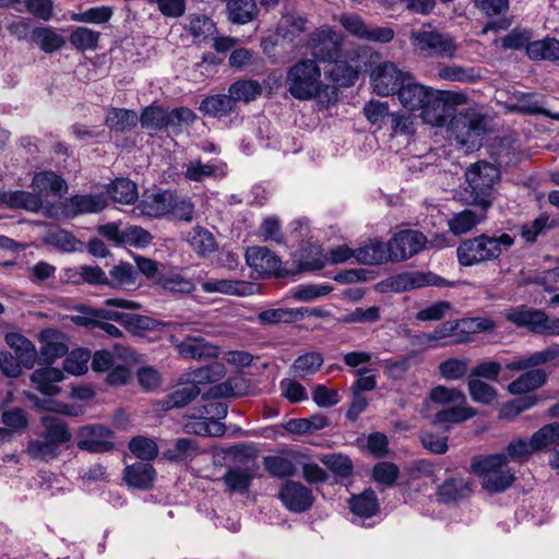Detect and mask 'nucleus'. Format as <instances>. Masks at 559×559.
Segmentation results:
<instances>
[{"label":"nucleus","instance_id":"f257e3e1","mask_svg":"<svg viewBox=\"0 0 559 559\" xmlns=\"http://www.w3.org/2000/svg\"><path fill=\"white\" fill-rule=\"evenodd\" d=\"M501 173L496 165L479 160L465 171L466 187L462 200L467 205H483L490 209L495 200V187L500 182Z\"/></svg>","mask_w":559,"mask_h":559},{"label":"nucleus","instance_id":"f03ea898","mask_svg":"<svg viewBox=\"0 0 559 559\" xmlns=\"http://www.w3.org/2000/svg\"><path fill=\"white\" fill-rule=\"evenodd\" d=\"M288 93L298 100L328 95L330 88L321 79V69L313 59H301L288 68L285 80Z\"/></svg>","mask_w":559,"mask_h":559},{"label":"nucleus","instance_id":"7ed1b4c3","mask_svg":"<svg viewBox=\"0 0 559 559\" xmlns=\"http://www.w3.org/2000/svg\"><path fill=\"white\" fill-rule=\"evenodd\" d=\"M513 243L514 238L509 234H501L498 237L481 234L465 239L459 245L456 249L457 260L463 266L493 261L501 255L503 249L511 248Z\"/></svg>","mask_w":559,"mask_h":559},{"label":"nucleus","instance_id":"20e7f679","mask_svg":"<svg viewBox=\"0 0 559 559\" xmlns=\"http://www.w3.org/2000/svg\"><path fill=\"white\" fill-rule=\"evenodd\" d=\"M448 130L462 147L471 151L479 148L488 131L487 116L475 108L453 112Z\"/></svg>","mask_w":559,"mask_h":559},{"label":"nucleus","instance_id":"39448f33","mask_svg":"<svg viewBox=\"0 0 559 559\" xmlns=\"http://www.w3.org/2000/svg\"><path fill=\"white\" fill-rule=\"evenodd\" d=\"M471 471L481 477L484 489L491 493L507 490L515 480L514 471L508 466L503 453L474 457Z\"/></svg>","mask_w":559,"mask_h":559},{"label":"nucleus","instance_id":"423d86ee","mask_svg":"<svg viewBox=\"0 0 559 559\" xmlns=\"http://www.w3.org/2000/svg\"><path fill=\"white\" fill-rule=\"evenodd\" d=\"M467 103V96L461 92L441 91L431 88L419 117L427 124L441 127L448 118L452 117L455 107Z\"/></svg>","mask_w":559,"mask_h":559},{"label":"nucleus","instance_id":"0eeeda50","mask_svg":"<svg viewBox=\"0 0 559 559\" xmlns=\"http://www.w3.org/2000/svg\"><path fill=\"white\" fill-rule=\"evenodd\" d=\"M409 39L420 56L425 58H453L457 44L449 33L437 29L412 31Z\"/></svg>","mask_w":559,"mask_h":559},{"label":"nucleus","instance_id":"6e6552de","mask_svg":"<svg viewBox=\"0 0 559 559\" xmlns=\"http://www.w3.org/2000/svg\"><path fill=\"white\" fill-rule=\"evenodd\" d=\"M343 40L342 34L324 25L311 34L308 46L316 60L335 62L341 58Z\"/></svg>","mask_w":559,"mask_h":559},{"label":"nucleus","instance_id":"1a4fd4ad","mask_svg":"<svg viewBox=\"0 0 559 559\" xmlns=\"http://www.w3.org/2000/svg\"><path fill=\"white\" fill-rule=\"evenodd\" d=\"M409 74V72L399 69L395 63L384 61L372 70L371 85L374 93L380 96L394 95L397 94Z\"/></svg>","mask_w":559,"mask_h":559},{"label":"nucleus","instance_id":"9d476101","mask_svg":"<svg viewBox=\"0 0 559 559\" xmlns=\"http://www.w3.org/2000/svg\"><path fill=\"white\" fill-rule=\"evenodd\" d=\"M111 437L112 431L104 425L82 426L76 431V447L90 453L109 452L115 448Z\"/></svg>","mask_w":559,"mask_h":559},{"label":"nucleus","instance_id":"9b49d317","mask_svg":"<svg viewBox=\"0 0 559 559\" xmlns=\"http://www.w3.org/2000/svg\"><path fill=\"white\" fill-rule=\"evenodd\" d=\"M427 242L426 236L414 229L401 230L388 242L391 261H404L420 252Z\"/></svg>","mask_w":559,"mask_h":559},{"label":"nucleus","instance_id":"f8f14e48","mask_svg":"<svg viewBox=\"0 0 559 559\" xmlns=\"http://www.w3.org/2000/svg\"><path fill=\"white\" fill-rule=\"evenodd\" d=\"M257 468L253 460H246L242 466H229L221 478L225 486V491L230 495L247 493L255 476Z\"/></svg>","mask_w":559,"mask_h":559},{"label":"nucleus","instance_id":"ddd939ff","mask_svg":"<svg viewBox=\"0 0 559 559\" xmlns=\"http://www.w3.org/2000/svg\"><path fill=\"white\" fill-rule=\"evenodd\" d=\"M278 498L289 511L295 513L309 510L314 501L311 489L294 480H287L283 484Z\"/></svg>","mask_w":559,"mask_h":559},{"label":"nucleus","instance_id":"4468645a","mask_svg":"<svg viewBox=\"0 0 559 559\" xmlns=\"http://www.w3.org/2000/svg\"><path fill=\"white\" fill-rule=\"evenodd\" d=\"M248 265L264 275L283 276L281 259L266 247H250L246 251Z\"/></svg>","mask_w":559,"mask_h":559},{"label":"nucleus","instance_id":"2eb2a0df","mask_svg":"<svg viewBox=\"0 0 559 559\" xmlns=\"http://www.w3.org/2000/svg\"><path fill=\"white\" fill-rule=\"evenodd\" d=\"M107 204L103 194H75L60 203L61 213L66 217H75L81 214L97 213Z\"/></svg>","mask_w":559,"mask_h":559},{"label":"nucleus","instance_id":"dca6fc26","mask_svg":"<svg viewBox=\"0 0 559 559\" xmlns=\"http://www.w3.org/2000/svg\"><path fill=\"white\" fill-rule=\"evenodd\" d=\"M504 318L518 328H525L535 334L543 333V328L547 322V313L544 310L532 309L526 306L507 309Z\"/></svg>","mask_w":559,"mask_h":559},{"label":"nucleus","instance_id":"f3484780","mask_svg":"<svg viewBox=\"0 0 559 559\" xmlns=\"http://www.w3.org/2000/svg\"><path fill=\"white\" fill-rule=\"evenodd\" d=\"M394 284L397 290H411L425 286L454 287L455 283L448 281L432 272H404L395 276Z\"/></svg>","mask_w":559,"mask_h":559},{"label":"nucleus","instance_id":"a211bd4d","mask_svg":"<svg viewBox=\"0 0 559 559\" xmlns=\"http://www.w3.org/2000/svg\"><path fill=\"white\" fill-rule=\"evenodd\" d=\"M43 345L39 349V360L45 364H52L56 359L68 355L69 347L66 336L57 330H45L40 333Z\"/></svg>","mask_w":559,"mask_h":559},{"label":"nucleus","instance_id":"6ab92c4d","mask_svg":"<svg viewBox=\"0 0 559 559\" xmlns=\"http://www.w3.org/2000/svg\"><path fill=\"white\" fill-rule=\"evenodd\" d=\"M430 90L431 87L418 83L415 78L409 74V76H406V81L396 95L405 109L409 111H420Z\"/></svg>","mask_w":559,"mask_h":559},{"label":"nucleus","instance_id":"aec40b11","mask_svg":"<svg viewBox=\"0 0 559 559\" xmlns=\"http://www.w3.org/2000/svg\"><path fill=\"white\" fill-rule=\"evenodd\" d=\"M156 477L155 468L147 462H135L123 469V480L129 487L148 490Z\"/></svg>","mask_w":559,"mask_h":559},{"label":"nucleus","instance_id":"412c9836","mask_svg":"<svg viewBox=\"0 0 559 559\" xmlns=\"http://www.w3.org/2000/svg\"><path fill=\"white\" fill-rule=\"evenodd\" d=\"M175 194L170 190H165L157 193L144 195L141 200L139 207L141 212L150 217H162L169 214L171 204L175 202Z\"/></svg>","mask_w":559,"mask_h":559},{"label":"nucleus","instance_id":"4be33fe9","mask_svg":"<svg viewBox=\"0 0 559 559\" xmlns=\"http://www.w3.org/2000/svg\"><path fill=\"white\" fill-rule=\"evenodd\" d=\"M63 380L60 369L45 367L36 369L31 374V382L37 391L46 396H55L60 393L59 382Z\"/></svg>","mask_w":559,"mask_h":559},{"label":"nucleus","instance_id":"5701e85b","mask_svg":"<svg viewBox=\"0 0 559 559\" xmlns=\"http://www.w3.org/2000/svg\"><path fill=\"white\" fill-rule=\"evenodd\" d=\"M473 210H464L452 216L449 221V228L454 235H462L471 231L487 216L488 207L472 205Z\"/></svg>","mask_w":559,"mask_h":559},{"label":"nucleus","instance_id":"b1692460","mask_svg":"<svg viewBox=\"0 0 559 559\" xmlns=\"http://www.w3.org/2000/svg\"><path fill=\"white\" fill-rule=\"evenodd\" d=\"M176 348L180 356L186 358L202 359L218 356L217 347L201 336H187L182 342L176 344Z\"/></svg>","mask_w":559,"mask_h":559},{"label":"nucleus","instance_id":"393cba45","mask_svg":"<svg viewBox=\"0 0 559 559\" xmlns=\"http://www.w3.org/2000/svg\"><path fill=\"white\" fill-rule=\"evenodd\" d=\"M355 259L365 265L383 264L391 261L389 245L379 239H372L355 250Z\"/></svg>","mask_w":559,"mask_h":559},{"label":"nucleus","instance_id":"a878e982","mask_svg":"<svg viewBox=\"0 0 559 559\" xmlns=\"http://www.w3.org/2000/svg\"><path fill=\"white\" fill-rule=\"evenodd\" d=\"M514 99L515 102L508 105V109L511 112L530 116L543 115L552 119H559V115L552 114L543 107V102L539 99L537 94L521 93L515 95Z\"/></svg>","mask_w":559,"mask_h":559},{"label":"nucleus","instance_id":"bb28decb","mask_svg":"<svg viewBox=\"0 0 559 559\" xmlns=\"http://www.w3.org/2000/svg\"><path fill=\"white\" fill-rule=\"evenodd\" d=\"M477 415V411L466 404H456L450 407H444L435 414L432 425L444 426L448 431L451 425L464 423Z\"/></svg>","mask_w":559,"mask_h":559},{"label":"nucleus","instance_id":"cd10ccee","mask_svg":"<svg viewBox=\"0 0 559 559\" xmlns=\"http://www.w3.org/2000/svg\"><path fill=\"white\" fill-rule=\"evenodd\" d=\"M43 431L40 437H45L57 448L70 442L72 433L68 424L59 417L44 416L41 418Z\"/></svg>","mask_w":559,"mask_h":559},{"label":"nucleus","instance_id":"c85d7f7f","mask_svg":"<svg viewBox=\"0 0 559 559\" xmlns=\"http://www.w3.org/2000/svg\"><path fill=\"white\" fill-rule=\"evenodd\" d=\"M472 493V484L464 478L447 479L438 488L439 500L444 503H456L469 497Z\"/></svg>","mask_w":559,"mask_h":559},{"label":"nucleus","instance_id":"c756f323","mask_svg":"<svg viewBox=\"0 0 559 559\" xmlns=\"http://www.w3.org/2000/svg\"><path fill=\"white\" fill-rule=\"evenodd\" d=\"M205 116L222 118L236 111L237 107L233 97L228 94H215L205 97L199 107Z\"/></svg>","mask_w":559,"mask_h":559},{"label":"nucleus","instance_id":"7c9ffc66","mask_svg":"<svg viewBox=\"0 0 559 559\" xmlns=\"http://www.w3.org/2000/svg\"><path fill=\"white\" fill-rule=\"evenodd\" d=\"M5 343L14 349L24 368L32 369L36 362L37 352L34 344L20 333H8Z\"/></svg>","mask_w":559,"mask_h":559},{"label":"nucleus","instance_id":"2f4dec72","mask_svg":"<svg viewBox=\"0 0 559 559\" xmlns=\"http://www.w3.org/2000/svg\"><path fill=\"white\" fill-rule=\"evenodd\" d=\"M200 447L195 439L192 438H179L175 444L167 449L163 455L170 462L186 463L192 461L200 454Z\"/></svg>","mask_w":559,"mask_h":559},{"label":"nucleus","instance_id":"473e14b6","mask_svg":"<svg viewBox=\"0 0 559 559\" xmlns=\"http://www.w3.org/2000/svg\"><path fill=\"white\" fill-rule=\"evenodd\" d=\"M228 20L234 24H247L258 15L255 0H229L226 5Z\"/></svg>","mask_w":559,"mask_h":559},{"label":"nucleus","instance_id":"72a5a7b5","mask_svg":"<svg viewBox=\"0 0 559 559\" xmlns=\"http://www.w3.org/2000/svg\"><path fill=\"white\" fill-rule=\"evenodd\" d=\"M547 380V373L543 369H531L521 374L508 385L511 394H524L540 388Z\"/></svg>","mask_w":559,"mask_h":559},{"label":"nucleus","instance_id":"f704fd0d","mask_svg":"<svg viewBox=\"0 0 559 559\" xmlns=\"http://www.w3.org/2000/svg\"><path fill=\"white\" fill-rule=\"evenodd\" d=\"M32 187L40 197L48 192L62 194L68 190L64 179L52 171H41L36 174L33 178Z\"/></svg>","mask_w":559,"mask_h":559},{"label":"nucleus","instance_id":"c9c22d12","mask_svg":"<svg viewBox=\"0 0 559 559\" xmlns=\"http://www.w3.org/2000/svg\"><path fill=\"white\" fill-rule=\"evenodd\" d=\"M352 512L361 518H371L379 511V502L376 492L371 489H365L361 493L353 496L349 500Z\"/></svg>","mask_w":559,"mask_h":559},{"label":"nucleus","instance_id":"e433bc0d","mask_svg":"<svg viewBox=\"0 0 559 559\" xmlns=\"http://www.w3.org/2000/svg\"><path fill=\"white\" fill-rule=\"evenodd\" d=\"M2 202L11 207L24 209L31 212H38L43 207V200L37 192L14 191L4 193Z\"/></svg>","mask_w":559,"mask_h":559},{"label":"nucleus","instance_id":"4c0bfd02","mask_svg":"<svg viewBox=\"0 0 559 559\" xmlns=\"http://www.w3.org/2000/svg\"><path fill=\"white\" fill-rule=\"evenodd\" d=\"M31 38L46 53L58 51L66 45L64 38L49 27H35Z\"/></svg>","mask_w":559,"mask_h":559},{"label":"nucleus","instance_id":"58836bf2","mask_svg":"<svg viewBox=\"0 0 559 559\" xmlns=\"http://www.w3.org/2000/svg\"><path fill=\"white\" fill-rule=\"evenodd\" d=\"M527 56L532 60H559V40L546 37L527 45Z\"/></svg>","mask_w":559,"mask_h":559},{"label":"nucleus","instance_id":"ea45409f","mask_svg":"<svg viewBox=\"0 0 559 559\" xmlns=\"http://www.w3.org/2000/svg\"><path fill=\"white\" fill-rule=\"evenodd\" d=\"M235 105L238 102L250 103L262 94V86L255 80H238L228 87Z\"/></svg>","mask_w":559,"mask_h":559},{"label":"nucleus","instance_id":"a19ab883","mask_svg":"<svg viewBox=\"0 0 559 559\" xmlns=\"http://www.w3.org/2000/svg\"><path fill=\"white\" fill-rule=\"evenodd\" d=\"M191 421L186 425L188 432L198 436L221 437L225 433V425L221 421H210L205 418L198 417L197 408L189 416Z\"/></svg>","mask_w":559,"mask_h":559},{"label":"nucleus","instance_id":"79ce46f5","mask_svg":"<svg viewBox=\"0 0 559 559\" xmlns=\"http://www.w3.org/2000/svg\"><path fill=\"white\" fill-rule=\"evenodd\" d=\"M139 121V116L134 110L124 108H112L106 117V124L111 130L120 132L131 130Z\"/></svg>","mask_w":559,"mask_h":559},{"label":"nucleus","instance_id":"37998d69","mask_svg":"<svg viewBox=\"0 0 559 559\" xmlns=\"http://www.w3.org/2000/svg\"><path fill=\"white\" fill-rule=\"evenodd\" d=\"M467 390L472 401L481 405H491L498 397V391L492 385L477 378H468Z\"/></svg>","mask_w":559,"mask_h":559},{"label":"nucleus","instance_id":"c03bdc74","mask_svg":"<svg viewBox=\"0 0 559 559\" xmlns=\"http://www.w3.org/2000/svg\"><path fill=\"white\" fill-rule=\"evenodd\" d=\"M188 242L199 255H206L215 251L216 240L211 231L197 226L188 236Z\"/></svg>","mask_w":559,"mask_h":559},{"label":"nucleus","instance_id":"a18cd8bd","mask_svg":"<svg viewBox=\"0 0 559 559\" xmlns=\"http://www.w3.org/2000/svg\"><path fill=\"white\" fill-rule=\"evenodd\" d=\"M26 453L33 460L49 462L56 460L60 455L61 450L45 437H40L28 442Z\"/></svg>","mask_w":559,"mask_h":559},{"label":"nucleus","instance_id":"49530a36","mask_svg":"<svg viewBox=\"0 0 559 559\" xmlns=\"http://www.w3.org/2000/svg\"><path fill=\"white\" fill-rule=\"evenodd\" d=\"M326 258L322 254V250L319 246L308 243L300 250L298 260V270L305 271H317L324 267Z\"/></svg>","mask_w":559,"mask_h":559},{"label":"nucleus","instance_id":"de8ad7c7","mask_svg":"<svg viewBox=\"0 0 559 559\" xmlns=\"http://www.w3.org/2000/svg\"><path fill=\"white\" fill-rule=\"evenodd\" d=\"M108 194L115 202L131 204L138 199L136 185L127 178H118L108 188Z\"/></svg>","mask_w":559,"mask_h":559},{"label":"nucleus","instance_id":"09e8293b","mask_svg":"<svg viewBox=\"0 0 559 559\" xmlns=\"http://www.w3.org/2000/svg\"><path fill=\"white\" fill-rule=\"evenodd\" d=\"M304 313L299 309L294 308H276L266 309L258 314V320L261 324H278V323H292L298 319H301Z\"/></svg>","mask_w":559,"mask_h":559},{"label":"nucleus","instance_id":"8fccbe9b","mask_svg":"<svg viewBox=\"0 0 559 559\" xmlns=\"http://www.w3.org/2000/svg\"><path fill=\"white\" fill-rule=\"evenodd\" d=\"M320 462L340 478H348L354 471V464L348 455L329 453L320 456Z\"/></svg>","mask_w":559,"mask_h":559},{"label":"nucleus","instance_id":"3c124183","mask_svg":"<svg viewBox=\"0 0 559 559\" xmlns=\"http://www.w3.org/2000/svg\"><path fill=\"white\" fill-rule=\"evenodd\" d=\"M139 120L143 129L154 131L166 129L167 109L158 105L147 106L142 110Z\"/></svg>","mask_w":559,"mask_h":559},{"label":"nucleus","instance_id":"603ef678","mask_svg":"<svg viewBox=\"0 0 559 559\" xmlns=\"http://www.w3.org/2000/svg\"><path fill=\"white\" fill-rule=\"evenodd\" d=\"M323 356L319 352H309L298 356L293 362L296 377L304 378L314 374L323 365Z\"/></svg>","mask_w":559,"mask_h":559},{"label":"nucleus","instance_id":"864d4df0","mask_svg":"<svg viewBox=\"0 0 559 559\" xmlns=\"http://www.w3.org/2000/svg\"><path fill=\"white\" fill-rule=\"evenodd\" d=\"M186 28L195 39H205L215 32V24L204 14H190Z\"/></svg>","mask_w":559,"mask_h":559},{"label":"nucleus","instance_id":"5fc2aeb1","mask_svg":"<svg viewBox=\"0 0 559 559\" xmlns=\"http://www.w3.org/2000/svg\"><path fill=\"white\" fill-rule=\"evenodd\" d=\"M129 450L142 461H151L158 455L157 443L144 436L133 437L129 442Z\"/></svg>","mask_w":559,"mask_h":559},{"label":"nucleus","instance_id":"6e6d98bb","mask_svg":"<svg viewBox=\"0 0 559 559\" xmlns=\"http://www.w3.org/2000/svg\"><path fill=\"white\" fill-rule=\"evenodd\" d=\"M535 452L536 450L531 439L527 441L525 439L519 438L511 441L507 445L506 451L502 453L507 455V463L509 461L524 463L528 461L531 455Z\"/></svg>","mask_w":559,"mask_h":559},{"label":"nucleus","instance_id":"4d7b16f0","mask_svg":"<svg viewBox=\"0 0 559 559\" xmlns=\"http://www.w3.org/2000/svg\"><path fill=\"white\" fill-rule=\"evenodd\" d=\"M225 376V367L223 364L214 362L193 370L189 374V380L193 384H206L219 381Z\"/></svg>","mask_w":559,"mask_h":559},{"label":"nucleus","instance_id":"13d9d810","mask_svg":"<svg viewBox=\"0 0 559 559\" xmlns=\"http://www.w3.org/2000/svg\"><path fill=\"white\" fill-rule=\"evenodd\" d=\"M100 34L87 27H76L70 35L69 40L78 50H94L97 48Z\"/></svg>","mask_w":559,"mask_h":559},{"label":"nucleus","instance_id":"bf43d9fd","mask_svg":"<svg viewBox=\"0 0 559 559\" xmlns=\"http://www.w3.org/2000/svg\"><path fill=\"white\" fill-rule=\"evenodd\" d=\"M162 323L155 319L135 313H126L123 326L133 335H142L146 331H155Z\"/></svg>","mask_w":559,"mask_h":559},{"label":"nucleus","instance_id":"052dcab7","mask_svg":"<svg viewBox=\"0 0 559 559\" xmlns=\"http://www.w3.org/2000/svg\"><path fill=\"white\" fill-rule=\"evenodd\" d=\"M199 394V386L190 381L187 385L170 393L165 401V405L167 408H181L192 402Z\"/></svg>","mask_w":559,"mask_h":559},{"label":"nucleus","instance_id":"680f3d73","mask_svg":"<svg viewBox=\"0 0 559 559\" xmlns=\"http://www.w3.org/2000/svg\"><path fill=\"white\" fill-rule=\"evenodd\" d=\"M263 463L265 471L273 477L285 478L293 476L296 472L294 463L283 456L269 455L264 457Z\"/></svg>","mask_w":559,"mask_h":559},{"label":"nucleus","instance_id":"e2e57ef3","mask_svg":"<svg viewBox=\"0 0 559 559\" xmlns=\"http://www.w3.org/2000/svg\"><path fill=\"white\" fill-rule=\"evenodd\" d=\"M536 452L546 449L548 445L559 443V423L543 426L531 437Z\"/></svg>","mask_w":559,"mask_h":559},{"label":"nucleus","instance_id":"0e129e2a","mask_svg":"<svg viewBox=\"0 0 559 559\" xmlns=\"http://www.w3.org/2000/svg\"><path fill=\"white\" fill-rule=\"evenodd\" d=\"M432 402L441 405L466 404V396L460 389L438 385L429 394Z\"/></svg>","mask_w":559,"mask_h":559},{"label":"nucleus","instance_id":"69168bd1","mask_svg":"<svg viewBox=\"0 0 559 559\" xmlns=\"http://www.w3.org/2000/svg\"><path fill=\"white\" fill-rule=\"evenodd\" d=\"M468 362V359H445L439 364V373L447 380H460L467 374Z\"/></svg>","mask_w":559,"mask_h":559},{"label":"nucleus","instance_id":"338daca9","mask_svg":"<svg viewBox=\"0 0 559 559\" xmlns=\"http://www.w3.org/2000/svg\"><path fill=\"white\" fill-rule=\"evenodd\" d=\"M158 286L170 293H179L183 295L191 294L195 289L194 284L190 280L177 273H164Z\"/></svg>","mask_w":559,"mask_h":559},{"label":"nucleus","instance_id":"774afa93","mask_svg":"<svg viewBox=\"0 0 559 559\" xmlns=\"http://www.w3.org/2000/svg\"><path fill=\"white\" fill-rule=\"evenodd\" d=\"M340 24L353 37L364 40L369 24L356 13H343L338 19Z\"/></svg>","mask_w":559,"mask_h":559}]
</instances>
